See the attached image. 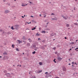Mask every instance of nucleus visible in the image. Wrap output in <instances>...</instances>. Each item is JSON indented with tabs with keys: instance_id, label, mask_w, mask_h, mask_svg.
Returning <instances> with one entry per match:
<instances>
[{
	"instance_id": "nucleus-62",
	"label": "nucleus",
	"mask_w": 78,
	"mask_h": 78,
	"mask_svg": "<svg viewBox=\"0 0 78 78\" xmlns=\"http://www.w3.org/2000/svg\"><path fill=\"white\" fill-rule=\"evenodd\" d=\"M46 33H48V32H47Z\"/></svg>"
},
{
	"instance_id": "nucleus-58",
	"label": "nucleus",
	"mask_w": 78,
	"mask_h": 78,
	"mask_svg": "<svg viewBox=\"0 0 78 78\" xmlns=\"http://www.w3.org/2000/svg\"><path fill=\"white\" fill-rule=\"evenodd\" d=\"M75 7H74V10H75Z\"/></svg>"
},
{
	"instance_id": "nucleus-7",
	"label": "nucleus",
	"mask_w": 78,
	"mask_h": 78,
	"mask_svg": "<svg viewBox=\"0 0 78 78\" xmlns=\"http://www.w3.org/2000/svg\"><path fill=\"white\" fill-rule=\"evenodd\" d=\"M63 71H66V68L65 67H63Z\"/></svg>"
},
{
	"instance_id": "nucleus-4",
	"label": "nucleus",
	"mask_w": 78,
	"mask_h": 78,
	"mask_svg": "<svg viewBox=\"0 0 78 78\" xmlns=\"http://www.w3.org/2000/svg\"><path fill=\"white\" fill-rule=\"evenodd\" d=\"M10 11L9 10H5V14H7V13H8V12H9Z\"/></svg>"
},
{
	"instance_id": "nucleus-40",
	"label": "nucleus",
	"mask_w": 78,
	"mask_h": 78,
	"mask_svg": "<svg viewBox=\"0 0 78 78\" xmlns=\"http://www.w3.org/2000/svg\"><path fill=\"white\" fill-rule=\"evenodd\" d=\"M46 30H50V29H46Z\"/></svg>"
},
{
	"instance_id": "nucleus-61",
	"label": "nucleus",
	"mask_w": 78,
	"mask_h": 78,
	"mask_svg": "<svg viewBox=\"0 0 78 78\" xmlns=\"http://www.w3.org/2000/svg\"><path fill=\"white\" fill-rule=\"evenodd\" d=\"M35 50L36 51V50H37L36 49V50Z\"/></svg>"
},
{
	"instance_id": "nucleus-35",
	"label": "nucleus",
	"mask_w": 78,
	"mask_h": 78,
	"mask_svg": "<svg viewBox=\"0 0 78 78\" xmlns=\"http://www.w3.org/2000/svg\"><path fill=\"white\" fill-rule=\"evenodd\" d=\"M22 17L23 18H24V17L23 16H22Z\"/></svg>"
},
{
	"instance_id": "nucleus-26",
	"label": "nucleus",
	"mask_w": 78,
	"mask_h": 78,
	"mask_svg": "<svg viewBox=\"0 0 78 78\" xmlns=\"http://www.w3.org/2000/svg\"><path fill=\"white\" fill-rule=\"evenodd\" d=\"M77 49H78V48H76L75 49V50H77Z\"/></svg>"
},
{
	"instance_id": "nucleus-32",
	"label": "nucleus",
	"mask_w": 78,
	"mask_h": 78,
	"mask_svg": "<svg viewBox=\"0 0 78 78\" xmlns=\"http://www.w3.org/2000/svg\"><path fill=\"white\" fill-rule=\"evenodd\" d=\"M31 17H33V18L34 17L33 16H31Z\"/></svg>"
},
{
	"instance_id": "nucleus-47",
	"label": "nucleus",
	"mask_w": 78,
	"mask_h": 78,
	"mask_svg": "<svg viewBox=\"0 0 78 78\" xmlns=\"http://www.w3.org/2000/svg\"><path fill=\"white\" fill-rule=\"evenodd\" d=\"M20 67H21V65H20Z\"/></svg>"
},
{
	"instance_id": "nucleus-34",
	"label": "nucleus",
	"mask_w": 78,
	"mask_h": 78,
	"mask_svg": "<svg viewBox=\"0 0 78 78\" xmlns=\"http://www.w3.org/2000/svg\"><path fill=\"white\" fill-rule=\"evenodd\" d=\"M40 17H41V16H42L41 15V14H40Z\"/></svg>"
},
{
	"instance_id": "nucleus-45",
	"label": "nucleus",
	"mask_w": 78,
	"mask_h": 78,
	"mask_svg": "<svg viewBox=\"0 0 78 78\" xmlns=\"http://www.w3.org/2000/svg\"><path fill=\"white\" fill-rule=\"evenodd\" d=\"M48 23H47V25H48Z\"/></svg>"
},
{
	"instance_id": "nucleus-21",
	"label": "nucleus",
	"mask_w": 78,
	"mask_h": 78,
	"mask_svg": "<svg viewBox=\"0 0 78 78\" xmlns=\"http://www.w3.org/2000/svg\"><path fill=\"white\" fill-rule=\"evenodd\" d=\"M12 47H13V48H14V45L12 44Z\"/></svg>"
},
{
	"instance_id": "nucleus-25",
	"label": "nucleus",
	"mask_w": 78,
	"mask_h": 78,
	"mask_svg": "<svg viewBox=\"0 0 78 78\" xmlns=\"http://www.w3.org/2000/svg\"><path fill=\"white\" fill-rule=\"evenodd\" d=\"M74 24V25H78V24L77 23H75Z\"/></svg>"
},
{
	"instance_id": "nucleus-19",
	"label": "nucleus",
	"mask_w": 78,
	"mask_h": 78,
	"mask_svg": "<svg viewBox=\"0 0 78 78\" xmlns=\"http://www.w3.org/2000/svg\"><path fill=\"white\" fill-rule=\"evenodd\" d=\"M39 64L40 65H42V62H40Z\"/></svg>"
},
{
	"instance_id": "nucleus-37",
	"label": "nucleus",
	"mask_w": 78,
	"mask_h": 78,
	"mask_svg": "<svg viewBox=\"0 0 78 78\" xmlns=\"http://www.w3.org/2000/svg\"><path fill=\"white\" fill-rule=\"evenodd\" d=\"M30 4H31V3H32L31 2H30Z\"/></svg>"
},
{
	"instance_id": "nucleus-38",
	"label": "nucleus",
	"mask_w": 78,
	"mask_h": 78,
	"mask_svg": "<svg viewBox=\"0 0 78 78\" xmlns=\"http://www.w3.org/2000/svg\"><path fill=\"white\" fill-rule=\"evenodd\" d=\"M2 58V56H0V58Z\"/></svg>"
},
{
	"instance_id": "nucleus-5",
	"label": "nucleus",
	"mask_w": 78,
	"mask_h": 78,
	"mask_svg": "<svg viewBox=\"0 0 78 78\" xmlns=\"http://www.w3.org/2000/svg\"><path fill=\"white\" fill-rule=\"evenodd\" d=\"M63 19H65V20H67V19H68V16H66V17H64V16H63Z\"/></svg>"
},
{
	"instance_id": "nucleus-3",
	"label": "nucleus",
	"mask_w": 78,
	"mask_h": 78,
	"mask_svg": "<svg viewBox=\"0 0 78 78\" xmlns=\"http://www.w3.org/2000/svg\"><path fill=\"white\" fill-rule=\"evenodd\" d=\"M62 58H61L60 57H58L57 59L58 61H61V60H62Z\"/></svg>"
},
{
	"instance_id": "nucleus-10",
	"label": "nucleus",
	"mask_w": 78,
	"mask_h": 78,
	"mask_svg": "<svg viewBox=\"0 0 78 78\" xmlns=\"http://www.w3.org/2000/svg\"><path fill=\"white\" fill-rule=\"evenodd\" d=\"M41 33H46V32H45V31H42L41 32Z\"/></svg>"
},
{
	"instance_id": "nucleus-27",
	"label": "nucleus",
	"mask_w": 78,
	"mask_h": 78,
	"mask_svg": "<svg viewBox=\"0 0 78 78\" xmlns=\"http://www.w3.org/2000/svg\"><path fill=\"white\" fill-rule=\"evenodd\" d=\"M47 73H48L47 72H45V74H47Z\"/></svg>"
},
{
	"instance_id": "nucleus-54",
	"label": "nucleus",
	"mask_w": 78,
	"mask_h": 78,
	"mask_svg": "<svg viewBox=\"0 0 78 78\" xmlns=\"http://www.w3.org/2000/svg\"><path fill=\"white\" fill-rule=\"evenodd\" d=\"M75 64H76V63H75Z\"/></svg>"
},
{
	"instance_id": "nucleus-60",
	"label": "nucleus",
	"mask_w": 78,
	"mask_h": 78,
	"mask_svg": "<svg viewBox=\"0 0 78 78\" xmlns=\"http://www.w3.org/2000/svg\"><path fill=\"white\" fill-rule=\"evenodd\" d=\"M39 29H41V28H39Z\"/></svg>"
},
{
	"instance_id": "nucleus-28",
	"label": "nucleus",
	"mask_w": 78,
	"mask_h": 78,
	"mask_svg": "<svg viewBox=\"0 0 78 78\" xmlns=\"http://www.w3.org/2000/svg\"><path fill=\"white\" fill-rule=\"evenodd\" d=\"M28 23V24H30V23H31V22H30V23Z\"/></svg>"
},
{
	"instance_id": "nucleus-6",
	"label": "nucleus",
	"mask_w": 78,
	"mask_h": 78,
	"mask_svg": "<svg viewBox=\"0 0 78 78\" xmlns=\"http://www.w3.org/2000/svg\"><path fill=\"white\" fill-rule=\"evenodd\" d=\"M28 4H22L21 5L22 6H27Z\"/></svg>"
},
{
	"instance_id": "nucleus-56",
	"label": "nucleus",
	"mask_w": 78,
	"mask_h": 78,
	"mask_svg": "<svg viewBox=\"0 0 78 78\" xmlns=\"http://www.w3.org/2000/svg\"><path fill=\"white\" fill-rule=\"evenodd\" d=\"M72 66H73V65H72Z\"/></svg>"
},
{
	"instance_id": "nucleus-12",
	"label": "nucleus",
	"mask_w": 78,
	"mask_h": 78,
	"mask_svg": "<svg viewBox=\"0 0 78 78\" xmlns=\"http://www.w3.org/2000/svg\"><path fill=\"white\" fill-rule=\"evenodd\" d=\"M16 51H20L19 49V48H16Z\"/></svg>"
},
{
	"instance_id": "nucleus-17",
	"label": "nucleus",
	"mask_w": 78,
	"mask_h": 78,
	"mask_svg": "<svg viewBox=\"0 0 78 78\" xmlns=\"http://www.w3.org/2000/svg\"><path fill=\"white\" fill-rule=\"evenodd\" d=\"M36 35L37 36H39L40 35V34H37Z\"/></svg>"
},
{
	"instance_id": "nucleus-52",
	"label": "nucleus",
	"mask_w": 78,
	"mask_h": 78,
	"mask_svg": "<svg viewBox=\"0 0 78 78\" xmlns=\"http://www.w3.org/2000/svg\"><path fill=\"white\" fill-rule=\"evenodd\" d=\"M23 55H24V53H23Z\"/></svg>"
},
{
	"instance_id": "nucleus-44",
	"label": "nucleus",
	"mask_w": 78,
	"mask_h": 78,
	"mask_svg": "<svg viewBox=\"0 0 78 78\" xmlns=\"http://www.w3.org/2000/svg\"><path fill=\"white\" fill-rule=\"evenodd\" d=\"M54 62H55V63H56V62L55 61Z\"/></svg>"
},
{
	"instance_id": "nucleus-8",
	"label": "nucleus",
	"mask_w": 78,
	"mask_h": 78,
	"mask_svg": "<svg viewBox=\"0 0 78 78\" xmlns=\"http://www.w3.org/2000/svg\"><path fill=\"white\" fill-rule=\"evenodd\" d=\"M52 20H58V18H52Z\"/></svg>"
},
{
	"instance_id": "nucleus-43",
	"label": "nucleus",
	"mask_w": 78,
	"mask_h": 78,
	"mask_svg": "<svg viewBox=\"0 0 78 78\" xmlns=\"http://www.w3.org/2000/svg\"><path fill=\"white\" fill-rule=\"evenodd\" d=\"M55 78H59L58 77H55Z\"/></svg>"
},
{
	"instance_id": "nucleus-46",
	"label": "nucleus",
	"mask_w": 78,
	"mask_h": 78,
	"mask_svg": "<svg viewBox=\"0 0 78 78\" xmlns=\"http://www.w3.org/2000/svg\"><path fill=\"white\" fill-rule=\"evenodd\" d=\"M55 60H54L53 62H55Z\"/></svg>"
},
{
	"instance_id": "nucleus-24",
	"label": "nucleus",
	"mask_w": 78,
	"mask_h": 78,
	"mask_svg": "<svg viewBox=\"0 0 78 78\" xmlns=\"http://www.w3.org/2000/svg\"><path fill=\"white\" fill-rule=\"evenodd\" d=\"M53 48L54 50H56V47H54V48Z\"/></svg>"
},
{
	"instance_id": "nucleus-30",
	"label": "nucleus",
	"mask_w": 78,
	"mask_h": 78,
	"mask_svg": "<svg viewBox=\"0 0 78 78\" xmlns=\"http://www.w3.org/2000/svg\"><path fill=\"white\" fill-rule=\"evenodd\" d=\"M71 44H74V43L73 42L72 43H71Z\"/></svg>"
},
{
	"instance_id": "nucleus-59",
	"label": "nucleus",
	"mask_w": 78,
	"mask_h": 78,
	"mask_svg": "<svg viewBox=\"0 0 78 78\" xmlns=\"http://www.w3.org/2000/svg\"><path fill=\"white\" fill-rule=\"evenodd\" d=\"M76 51H78V50H77Z\"/></svg>"
},
{
	"instance_id": "nucleus-23",
	"label": "nucleus",
	"mask_w": 78,
	"mask_h": 78,
	"mask_svg": "<svg viewBox=\"0 0 78 78\" xmlns=\"http://www.w3.org/2000/svg\"><path fill=\"white\" fill-rule=\"evenodd\" d=\"M31 78H36V76H34L33 77H31Z\"/></svg>"
},
{
	"instance_id": "nucleus-57",
	"label": "nucleus",
	"mask_w": 78,
	"mask_h": 78,
	"mask_svg": "<svg viewBox=\"0 0 78 78\" xmlns=\"http://www.w3.org/2000/svg\"><path fill=\"white\" fill-rule=\"evenodd\" d=\"M77 41H78V40H76V41L77 42Z\"/></svg>"
},
{
	"instance_id": "nucleus-11",
	"label": "nucleus",
	"mask_w": 78,
	"mask_h": 78,
	"mask_svg": "<svg viewBox=\"0 0 78 78\" xmlns=\"http://www.w3.org/2000/svg\"><path fill=\"white\" fill-rule=\"evenodd\" d=\"M28 40L30 42H32V41L30 39H29Z\"/></svg>"
},
{
	"instance_id": "nucleus-1",
	"label": "nucleus",
	"mask_w": 78,
	"mask_h": 78,
	"mask_svg": "<svg viewBox=\"0 0 78 78\" xmlns=\"http://www.w3.org/2000/svg\"><path fill=\"white\" fill-rule=\"evenodd\" d=\"M14 27L15 30H19V26H18V25H14Z\"/></svg>"
},
{
	"instance_id": "nucleus-42",
	"label": "nucleus",
	"mask_w": 78,
	"mask_h": 78,
	"mask_svg": "<svg viewBox=\"0 0 78 78\" xmlns=\"http://www.w3.org/2000/svg\"><path fill=\"white\" fill-rule=\"evenodd\" d=\"M69 51H70V50H72V49H70V50H69Z\"/></svg>"
},
{
	"instance_id": "nucleus-39",
	"label": "nucleus",
	"mask_w": 78,
	"mask_h": 78,
	"mask_svg": "<svg viewBox=\"0 0 78 78\" xmlns=\"http://www.w3.org/2000/svg\"><path fill=\"white\" fill-rule=\"evenodd\" d=\"M69 66L70 65V63H69Z\"/></svg>"
},
{
	"instance_id": "nucleus-20",
	"label": "nucleus",
	"mask_w": 78,
	"mask_h": 78,
	"mask_svg": "<svg viewBox=\"0 0 78 78\" xmlns=\"http://www.w3.org/2000/svg\"><path fill=\"white\" fill-rule=\"evenodd\" d=\"M4 73H6V72H7V71H6V70H5L4 71Z\"/></svg>"
},
{
	"instance_id": "nucleus-13",
	"label": "nucleus",
	"mask_w": 78,
	"mask_h": 78,
	"mask_svg": "<svg viewBox=\"0 0 78 78\" xmlns=\"http://www.w3.org/2000/svg\"><path fill=\"white\" fill-rule=\"evenodd\" d=\"M3 55H7V53L5 52L3 53Z\"/></svg>"
},
{
	"instance_id": "nucleus-9",
	"label": "nucleus",
	"mask_w": 78,
	"mask_h": 78,
	"mask_svg": "<svg viewBox=\"0 0 78 78\" xmlns=\"http://www.w3.org/2000/svg\"><path fill=\"white\" fill-rule=\"evenodd\" d=\"M11 29H12V30H15V29L14 27L13 28V27H11Z\"/></svg>"
},
{
	"instance_id": "nucleus-2",
	"label": "nucleus",
	"mask_w": 78,
	"mask_h": 78,
	"mask_svg": "<svg viewBox=\"0 0 78 78\" xmlns=\"http://www.w3.org/2000/svg\"><path fill=\"white\" fill-rule=\"evenodd\" d=\"M16 42L17 44H20V43H22V41H20L19 40H17L16 41Z\"/></svg>"
},
{
	"instance_id": "nucleus-49",
	"label": "nucleus",
	"mask_w": 78,
	"mask_h": 78,
	"mask_svg": "<svg viewBox=\"0 0 78 78\" xmlns=\"http://www.w3.org/2000/svg\"><path fill=\"white\" fill-rule=\"evenodd\" d=\"M46 17L45 16H44V17Z\"/></svg>"
},
{
	"instance_id": "nucleus-31",
	"label": "nucleus",
	"mask_w": 78,
	"mask_h": 78,
	"mask_svg": "<svg viewBox=\"0 0 78 78\" xmlns=\"http://www.w3.org/2000/svg\"><path fill=\"white\" fill-rule=\"evenodd\" d=\"M38 40H41V39L40 38H39L38 39Z\"/></svg>"
},
{
	"instance_id": "nucleus-55",
	"label": "nucleus",
	"mask_w": 78,
	"mask_h": 78,
	"mask_svg": "<svg viewBox=\"0 0 78 78\" xmlns=\"http://www.w3.org/2000/svg\"><path fill=\"white\" fill-rule=\"evenodd\" d=\"M76 64V66H77V65H78V64Z\"/></svg>"
},
{
	"instance_id": "nucleus-29",
	"label": "nucleus",
	"mask_w": 78,
	"mask_h": 78,
	"mask_svg": "<svg viewBox=\"0 0 78 78\" xmlns=\"http://www.w3.org/2000/svg\"><path fill=\"white\" fill-rule=\"evenodd\" d=\"M0 31H2V29H0Z\"/></svg>"
},
{
	"instance_id": "nucleus-41",
	"label": "nucleus",
	"mask_w": 78,
	"mask_h": 78,
	"mask_svg": "<svg viewBox=\"0 0 78 78\" xmlns=\"http://www.w3.org/2000/svg\"><path fill=\"white\" fill-rule=\"evenodd\" d=\"M41 72H42V71H40L39 73H41Z\"/></svg>"
},
{
	"instance_id": "nucleus-16",
	"label": "nucleus",
	"mask_w": 78,
	"mask_h": 78,
	"mask_svg": "<svg viewBox=\"0 0 78 78\" xmlns=\"http://www.w3.org/2000/svg\"><path fill=\"white\" fill-rule=\"evenodd\" d=\"M35 53H36V51H35L32 52V54H35Z\"/></svg>"
},
{
	"instance_id": "nucleus-50",
	"label": "nucleus",
	"mask_w": 78,
	"mask_h": 78,
	"mask_svg": "<svg viewBox=\"0 0 78 78\" xmlns=\"http://www.w3.org/2000/svg\"><path fill=\"white\" fill-rule=\"evenodd\" d=\"M54 60H55H55H56V59H54Z\"/></svg>"
},
{
	"instance_id": "nucleus-22",
	"label": "nucleus",
	"mask_w": 78,
	"mask_h": 78,
	"mask_svg": "<svg viewBox=\"0 0 78 78\" xmlns=\"http://www.w3.org/2000/svg\"><path fill=\"white\" fill-rule=\"evenodd\" d=\"M72 64H75V62H72Z\"/></svg>"
},
{
	"instance_id": "nucleus-53",
	"label": "nucleus",
	"mask_w": 78,
	"mask_h": 78,
	"mask_svg": "<svg viewBox=\"0 0 78 78\" xmlns=\"http://www.w3.org/2000/svg\"><path fill=\"white\" fill-rule=\"evenodd\" d=\"M24 17H25V15H24Z\"/></svg>"
},
{
	"instance_id": "nucleus-33",
	"label": "nucleus",
	"mask_w": 78,
	"mask_h": 78,
	"mask_svg": "<svg viewBox=\"0 0 78 78\" xmlns=\"http://www.w3.org/2000/svg\"><path fill=\"white\" fill-rule=\"evenodd\" d=\"M65 39H67V37H65Z\"/></svg>"
},
{
	"instance_id": "nucleus-64",
	"label": "nucleus",
	"mask_w": 78,
	"mask_h": 78,
	"mask_svg": "<svg viewBox=\"0 0 78 78\" xmlns=\"http://www.w3.org/2000/svg\"><path fill=\"white\" fill-rule=\"evenodd\" d=\"M15 1H16V0H14Z\"/></svg>"
},
{
	"instance_id": "nucleus-15",
	"label": "nucleus",
	"mask_w": 78,
	"mask_h": 78,
	"mask_svg": "<svg viewBox=\"0 0 78 78\" xmlns=\"http://www.w3.org/2000/svg\"><path fill=\"white\" fill-rule=\"evenodd\" d=\"M36 29V27H34V28H32V30H34Z\"/></svg>"
},
{
	"instance_id": "nucleus-36",
	"label": "nucleus",
	"mask_w": 78,
	"mask_h": 78,
	"mask_svg": "<svg viewBox=\"0 0 78 78\" xmlns=\"http://www.w3.org/2000/svg\"><path fill=\"white\" fill-rule=\"evenodd\" d=\"M51 15H54V14H53V13H52Z\"/></svg>"
},
{
	"instance_id": "nucleus-63",
	"label": "nucleus",
	"mask_w": 78,
	"mask_h": 78,
	"mask_svg": "<svg viewBox=\"0 0 78 78\" xmlns=\"http://www.w3.org/2000/svg\"><path fill=\"white\" fill-rule=\"evenodd\" d=\"M18 66H19V65H18Z\"/></svg>"
},
{
	"instance_id": "nucleus-18",
	"label": "nucleus",
	"mask_w": 78,
	"mask_h": 78,
	"mask_svg": "<svg viewBox=\"0 0 78 78\" xmlns=\"http://www.w3.org/2000/svg\"><path fill=\"white\" fill-rule=\"evenodd\" d=\"M55 33H52V35H51V36H54V35L55 34Z\"/></svg>"
},
{
	"instance_id": "nucleus-48",
	"label": "nucleus",
	"mask_w": 78,
	"mask_h": 78,
	"mask_svg": "<svg viewBox=\"0 0 78 78\" xmlns=\"http://www.w3.org/2000/svg\"><path fill=\"white\" fill-rule=\"evenodd\" d=\"M29 73L30 75V73L29 72Z\"/></svg>"
},
{
	"instance_id": "nucleus-14",
	"label": "nucleus",
	"mask_w": 78,
	"mask_h": 78,
	"mask_svg": "<svg viewBox=\"0 0 78 78\" xmlns=\"http://www.w3.org/2000/svg\"><path fill=\"white\" fill-rule=\"evenodd\" d=\"M66 26L67 27H69V24H66Z\"/></svg>"
},
{
	"instance_id": "nucleus-51",
	"label": "nucleus",
	"mask_w": 78,
	"mask_h": 78,
	"mask_svg": "<svg viewBox=\"0 0 78 78\" xmlns=\"http://www.w3.org/2000/svg\"><path fill=\"white\" fill-rule=\"evenodd\" d=\"M53 40V41H55V39H54Z\"/></svg>"
}]
</instances>
